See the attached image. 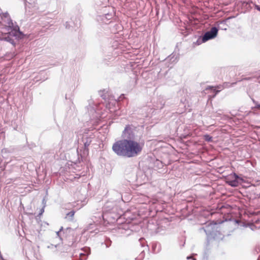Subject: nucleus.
I'll list each match as a JSON object with an SVG mask.
<instances>
[{
	"mask_svg": "<svg viewBox=\"0 0 260 260\" xmlns=\"http://www.w3.org/2000/svg\"><path fill=\"white\" fill-rule=\"evenodd\" d=\"M135 127L127 125L122 132V137L127 139L118 140L112 146V150L118 156L125 157H134L139 155L143 148L144 144L139 142L130 139L135 135Z\"/></svg>",
	"mask_w": 260,
	"mask_h": 260,
	"instance_id": "nucleus-1",
	"label": "nucleus"
},
{
	"mask_svg": "<svg viewBox=\"0 0 260 260\" xmlns=\"http://www.w3.org/2000/svg\"><path fill=\"white\" fill-rule=\"evenodd\" d=\"M2 21L0 22V25L3 29L1 31L2 34H9L8 37L0 39V40L4 39L7 41H10L11 39L10 36L11 34L12 28L13 27V23L10 18L8 13H3L1 14Z\"/></svg>",
	"mask_w": 260,
	"mask_h": 260,
	"instance_id": "nucleus-2",
	"label": "nucleus"
},
{
	"mask_svg": "<svg viewBox=\"0 0 260 260\" xmlns=\"http://www.w3.org/2000/svg\"><path fill=\"white\" fill-rule=\"evenodd\" d=\"M218 32V29L216 27H213L211 29L206 32L202 38V43H204L210 39L214 38Z\"/></svg>",
	"mask_w": 260,
	"mask_h": 260,
	"instance_id": "nucleus-3",
	"label": "nucleus"
},
{
	"mask_svg": "<svg viewBox=\"0 0 260 260\" xmlns=\"http://www.w3.org/2000/svg\"><path fill=\"white\" fill-rule=\"evenodd\" d=\"M242 179L235 173L229 175V185L233 187L237 186L241 183Z\"/></svg>",
	"mask_w": 260,
	"mask_h": 260,
	"instance_id": "nucleus-4",
	"label": "nucleus"
},
{
	"mask_svg": "<svg viewBox=\"0 0 260 260\" xmlns=\"http://www.w3.org/2000/svg\"><path fill=\"white\" fill-rule=\"evenodd\" d=\"M231 206L229 205V227L234 225V230L238 228L239 223L241 222L240 220L238 218H232L230 217V214H231L230 211Z\"/></svg>",
	"mask_w": 260,
	"mask_h": 260,
	"instance_id": "nucleus-5",
	"label": "nucleus"
},
{
	"mask_svg": "<svg viewBox=\"0 0 260 260\" xmlns=\"http://www.w3.org/2000/svg\"><path fill=\"white\" fill-rule=\"evenodd\" d=\"M210 90L211 91V92H213V93H214L212 96L214 97L216 94L219 91V90H216V88L214 87H210V86H209L208 87L206 88V90Z\"/></svg>",
	"mask_w": 260,
	"mask_h": 260,
	"instance_id": "nucleus-6",
	"label": "nucleus"
},
{
	"mask_svg": "<svg viewBox=\"0 0 260 260\" xmlns=\"http://www.w3.org/2000/svg\"><path fill=\"white\" fill-rule=\"evenodd\" d=\"M251 4H253L255 8L260 12V6L253 4L252 2H248L246 3V5H249V7H250Z\"/></svg>",
	"mask_w": 260,
	"mask_h": 260,
	"instance_id": "nucleus-7",
	"label": "nucleus"
},
{
	"mask_svg": "<svg viewBox=\"0 0 260 260\" xmlns=\"http://www.w3.org/2000/svg\"><path fill=\"white\" fill-rule=\"evenodd\" d=\"M253 103L255 104V108L260 109V104L256 102L254 100L252 99Z\"/></svg>",
	"mask_w": 260,
	"mask_h": 260,
	"instance_id": "nucleus-8",
	"label": "nucleus"
},
{
	"mask_svg": "<svg viewBox=\"0 0 260 260\" xmlns=\"http://www.w3.org/2000/svg\"><path fill=\"white\" fill-rule=\"evenodd\" d=\"M80 259L81 260L85 259L86 258V255L83 253H80Z\"/></svg>",
	"mask_w": 260,
	"mask_h": 260,
	"instance_id": "nucleus-9",
	"label": "nucleus"
},
{
	"mask_svg": "<svg viewBox=\"0 0 260 260\" xmlns=\"http://www.w3.org/2000/svg\"><path fill=\"white\" fill-rule=\"evenodd\" d=\"M249 227L250 228V229L252 230V231H254L256 230V227L255 225H254V224H250L249 225Z\"/></svg>",
	"mask_w": 260,
	"mask_h": 260,
	"instance_id": "nucleus-10",
	"label": "nucleus"
},
{
	"mask_svg": "<svg viewBox=\"0 0 260 260\" xmlns=\"http://www.w3.org/2000/svg\"><path fill=\"white\" fill-rule=\"evenodd\" d=\"M205 139L208 141H210L212 139V137H210L209 135L205 136Z\"/></svg>",
	"mask_w": 260,
	"mask_h": 260,
	"instance_id": "nucleus-11",
	"label": "nucleus"
},
{
	"mask_svg": "<svg viewBox=\"0 0 260 260\" xmlns=\"http://www.w3.org/2000/svg\"><path fill=\"white\" fill-rule=\"evenodd\" d=\"M74 214H75V212L72 211H71L70 212H69L68 214V215L71 217H73L74 216Z\"/></svg>",
	"mask_w": 260,
	"mask_h": 260,
	"instance_id": "nucleus-12",
	"label": "nucleus"
},
{
	"mask_svg": "<svg viewBox=\"0 0 260 260\" xmlns=\"http://www.w3.org/2000/svg\"><path fill=\"white\" fill-rule=\"evenodd\" d=\"M231 18H232V17H231V16H229V17H228V19H231Z\"/></svg>",
	"mask_w": 260,
	"mask_h": 260,
	"instance_id": "nucleus-13",
	"label": "nucleus"
},
{
	"mask_svg": "<svg viewBox=\"0 0 260 260\" xmlns=\"http://www.w3.org/2000/svg\"><path fill=\"white\" fill-rule=\"evenodd\" d=\"M233 69V67H231V68H230V70H232V69Z\"/></svg>",
	"mask_w": 260,
	"mask_h": 260,
	"instance_id": "nucleus-14",
	"label": "nucleus"
},
{
	"mask_svg": "<svg viewBox=\"0 0 260 260\" xmlns=\"http://www.w3.org/2000/svg\"><path fill=\"white\" fill-rule=\"evenodd\" d=\"M250 79V78H245V79L249 80V79Z\"/></svg>",
	"mask_w": 260,
	"mask_h": 260,
	"instance_id": "nucleus-15",
	"label": "nucleus"
},
{
	"mask_svg": "<svg viewBox=\"0 0 260 260\" xmlns=\"http://www.w3.org/2000/svg\"><path fill=\"white\" fill-rule=\"evenodd\" d=\"M257 260H260V256L258 257Z\"/></svg>",
	"mask_w": 260,
	"mask_h": 260,
	"instance_id": "nucleus-16",
	"label": "nucleus"
},
{
	"mask_svg": "<svg viewBox=\"0 0 260 260\" xmlns=\"http://www.w3.org/2000/svg\"><path fill=\"white\" fill-rule=\"evenodd\" d=\"M259 83H260V81H259Z\"/></svg>",
	"mask_w": 260,
	"mask_h": 260,
	"instance_id": "nucleus-17",
	"label": "nucleus"
}]
</instances>
